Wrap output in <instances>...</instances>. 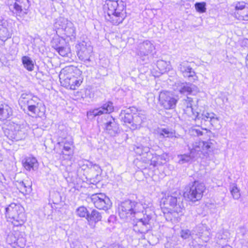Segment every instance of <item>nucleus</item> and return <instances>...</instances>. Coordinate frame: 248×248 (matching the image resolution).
I'll return each mask as SVG.
<instances>
[{
  "label": "nucleus",
  "mask_w": 248,
  "mask_h": 248,
  "mask_svg": "<svg viewBox=\"0 0 248 248\" xmlns=\"http://www.w3.org/2000/svg\"><path fill=\"white\" fill-rule=\"evenodd\" d=\"M172 215V213H168L167 215H166V219L169 220H170V221H172V218L170 217V215Z\"/></svg>",
  "instance_id": "nucleus-49"
},
{
  "label": "nucleus",
  "mask_w": 248,
  "mask_h": 248,
  "mask_svg": "<svg viewBox=\"0 0 248 248\" xmlns=\"http://www.w3.org/2000/svg\"><path fill=\"white\" fill-rule=\"evenodd\" d=\"M76 212L77 215L79 217H86V218H88V216H89V214L87 211V209L83 206H81L78 208Z\"/></svg>",
  "instance_id": "nucleus-40"
},
{
  "label": "nucleus",
  "mask_w": 248,
  "mask_h": 248,
  "mask_svg": "<svg viewBox=\"0 0 248 248\" xmlns=\"http://www.w3.org/2000/svg\"><path fill=\"white\" fill-rule=\"evenodd\" d=\"M4 214L7 221L16 226L22 225L26 220L24 209L19 204L11 203L5 207Z\"/></svg>",
  "instance_id": "nucleus-4"
},
{
  "label": "nucleus",
  "mask_w": 248,
  "mask_h": 248,
  "mask_svg": "<svg viewBox=\"0 0 248 248\" xmlns=\"http://www.w3.org/2000/svg\"><path fill=\"white\" fill-rule=\"evenodd\" d=\"M22 62L24 67L29 71H32L34 68V64L32 60L28 56L22 57Z\"/></svg>",
  "instance_id": "nucleus-29"
},
{
  "label": "nucleus",
  "mask_w": 248,
  "mask_h": 248,
  "mask_svg": "<svg viewBox=\"0 0 248 248\" xmlns=\"http://www.w3.org/2000/svg\"><path fill=\"white\" fill-rule=\"evenodd\" d=\"M231 193L234 199H238L240 197V189L238 187H232Z\"/></svg>",
  "instance_id": "nucleus-42"
},
{
  "label": "nucleus",
  "mask_w": 248,
  "mask_h": 248,
  "mask_svg": "<svg viewBox=\"0 0 248 248\" xmlns=\"http://www.w3.org/2000/svg\"><path fill=\"white\" fill-rule=\"evenodd\" d=\"M204 187H189L184 193V197L192 202L198 201L202 198Z\"/></svg>",
  "instance_id": "nucleus-16"
},
{
  "label": "nucleus",
  "mask_w": 248,
  "mask_h": 248,
  "mask_svg": "<svg viewBox=\"0 0 248 248\" xmlns=\"http://www.w3.org/2000/svg\"><path fill=\"white\" fill-rule=\"evenodd\" d=\"M155 48L153 44L150 41L146 40L137 44L135 51L138 56L142 58L150 54Z\"/></svg>",
  "instance_id": "nucleus-13"
},
{
  "label": "nucleus",
  "mask_w": 248,
  "mask_h": 248,
  "mask_svg": "<svg viewBox=\"0 0 248 248\" xmlns=\"http://www.w3.org/2000/svg\"><path fill=\"white\" fill-rule=\"evenodd\" d=\"M10 34L7 28L0 25V38L2 41H5L10 38Z\"/></svg>",
  "instance_id": "nucleus-35"
},
{
  "label": "nucleus",
  "mask_w": 248,
  "mask_h": 248,
  "mask_svg": "<svg viewBox=\"0 0 248 248\" xmlns=\"http://www.w3.org/2000/svg\"><path fill=\"white\" fill-rule=\"evenodd\" d=\"M162 194L164 196L162 198L161 203L163 204L165 207L171 209L173 213H176L178 216L176 217L174 215V217L178 220L179 217V214H181L180 215H181L183 210L184 208V206L181 200V197H177L176 192L173 193L172 195L166 192L165 193L163 192Z\"/></svg>",
  "instance_id": "nucleus-5"
},
{
  "label": "nucleus",
  "mask_w": 248,
  "mask_h": 248,
  "mask_svg": "<svg viewBox=\"0 0 248 248\" xmlns=\"http://www.w3.org/2000/svg\"><path fill=\"white\" fill-rule=\"evenodd\" d=\"M146 118L145 115L141 113H139L138 114H134L133 115V120L132 124H131L130 129L132 130H135L140 129L142 124L144 122Z\"/></svg>",
  "instance_id": "nucleus-25"
},
{
  "label": "nucleus",
  "mask_w": 248,
  "mask_h": 248,
  "mask_svg": "<svg viewBox=\"0 0 248 248\" xmlns=\"http://www.w3.org/2000/svg\"><path fill=\"white\" fill-rule=\"evenodd\" d=\"M193 132H194L195 134H196L198 136H201V135H202L203 134V132L200 130H198V129H195V130H193Z\"/></svg>",
  "instance_id": "nucleus-47"
},
{
  "label": "nucleus",
  "mask_w": 248,
  "mask_h": 248,
  "mask_svg": "<svg viewBox=\"0 0 248 248\" xmlns=\"http://www.w3.org/2000/svg\"><path fill=\"white\" fill-rule=\"evenodd\" d=\"M159 101L164 108L170 109L175 108L177 100L170 92L163 91L159 93Z\"/></svg>",
  "instance_id": "nucleus-9"
},
{
  "label": "nucleus",
  "mask_w": 248,
  "mask_h": 248,
  "mask_svg": "<svg viewBox=\"0 0 248 248\" xmlns=\"http://www.w3.org/2000/svg\"><path fill=\"white\" fill-rule=\"evenodd\" d=\"M87 167L90 168L92 170L96 171L97 172V175H98L99 173H101L102 172V170L100 168V167L96 164H93L92 162H89L88 164H87Z\"/></svg>",
  "instance_id": "nucleus-41"
},
{
  "label": "nucleus",
  "mask_w": 248,
  "mask_h": 248,
  "mask_svg": "<svg viewBox=\"0 0 248 248\" xmlns=\"http://www.w3.org/2000/svg\"><path fill=\"white\" fill-rule=\"evenodd\" d=\"M6 241L8 244L15 248H23L26 242L25 238L18 232L9 234L7 236Z\"/></svg>",
  "instance_id": "nucleus-20"
},
{
  "label": "nucleus",
  "mask_w": 248,
  "mask_h": 248,
  "mask_svg": "<svg viewBox=\"0 0 248 248\" xmlns=\"http://www.w3.org/2000/svg\"><path fill=\"white\" fill-rule=\"evenodd\" d=\"M32 187H20L19 191L24 195L29 194L32 190Z\"/></svg>",
  "instance_id": "nucleus-45"
},
{
  "label": "nucleus",
  "mask_w": 248,
  "mask_h": 248,
  "mask_svg": "<svg viewBox=\"0 0 248 248\" xmlns=\"http://www.w3.org/2000/svg\"><path fill=\"white\" fill-rule=\"evenodd\" d=\"M22 163L23 167L28 171H35L38 168L39 163L37 160L32 156L25 157Z\"/></svg>",
  "instance_id": "nucleus-21"
},
{
  "label": "nucleus",
  "mask_w": 248,
  "mask_h": 248,
  "mask_svg": "<svg viewBox=\"0 0 248 248\" xmlns=\"http://www.w3.org/2000/svg\"><path fill=\"white\" fill-rule=\"evenodd\" d=\"M12 114L11 108L6 104L0 105V119L4 120L8 118Z\"/></svg>",
  "instance_id": "nucleus-27"
},
{
  "label": "nucleus",
  "mask_w": 248,
  "mask_h": 248,
  "mask_svg": "<svg viewBox=\"0 0 248 248\" xmlns=\"http://www.w3.org/2000/svg\"><path fill=\"white\" fill-rule=\"evenodd\" d=\"M57 30H62L64 32L65 35L71 40H74L76 36V28L73 23L67 19L60 17L57 19L54 25Z\"/></svg>",
  "instance_id": "nucleus-6"
},
{
  "label": "nucleus",
  "mask_w": 248,
  "mask_h": 248,
  "mask_svg": "<svg viewBox=\"0 0 248 248\" xmlns=\"http://www.w3.org/2000/svg\"><path fill=\"white\" fill-rule=\"evenodd\" d=\"M174 90L184 94H195L198 92V88L195 85L189 83L178 82L174 85Z\"/></svg>",
  "instance_id": "nucleus-17"
},
{
  "label": "nucleus",
  "mask_w": 248,
  "mask_h": 248,
  "mask_svg": "<svg viewBox=\"0 0 248 248\" xmlns=\"http://www.w3.org/2000/svg\"><path fill=\"white\" fill-rule=\"evenodd\" d=\"M58 143L63 146V154L68 155L72 154L71 146L73 145V141L70 137L64 139L60 138L58 140Z\"/></svg>",
  "instance_id": "nucleus-23"
},
{
  "label": "nucleus",
  "mask_w": 248,
  "mask_h": 248,
  "mask_svg": "<svg viewBox=\"0 0 248 248\" xmlns=\"http://www.w3.org/2000/svg\"><path fill=\"white\" fill-rule=\"evenodd\" d=\"M178 69L185 78H187L189 81H195L198 79V77L195 71L187 61H183L179 63Z\"/></svg>",
  "instance_id": "nucleus-14"
},
{
  "label": "nucleus",
  "mask_w": 248,
  "mask_h": 248,
  "mask_svg": "<svg viewBox=\"0 0 248 248\" xmlns=\"http://www.w3.org/2000/svg\"><path fill=\"white\" fill-rule=\"evenodd\" d=\"M90 199L94 206L99 210L106 211L111 207V202L110 199L103 193L93 194Z\"/></svg>",
  "instance_id": "nucleus-8"
},
{
  "label": "nucleus",
  "mask_w": 248,
  "mask_h": 248,
  "mask_svg": "<svg viewBox=\"0 0 248 248\" xmlns=\"http://www.w3.org/2000/svg\"><path fill=\"white\" fill-rule=\"evenodd\" d=\"M105 131L111 136H115L119 132V124L114 118L109 117V119L105 124Z\"/></svg>",
  "instance_id": "nucleus-22"
},
{
  "label": "nucleus",
  "mask_w": 248,
  "mask_h": 248,
  "mask_svg": "<svg viewBox=\"0 0 248 248\" xmlns=\"http://www.w3.org/2000/svg\"><path fill=\"white\" fill-rule=\"evenodd\" d=\"M82 71L77 67L69 65L62 69L59 74L61 85L66 89L76 90L83 81Z\"/></svg>",
  "instance_id": "nucleus-3"
},
{
  "label": "nucleus",
  "mask_w": 248,
  "mask_h": 248,
  "mask_svg": "<svg viewBox=\"0 0 248 248\" xmlns=\"http://www.w3.org/2000/svg\"><path fill=\"white\" fill-rule=\"evenodd\" d=\"M28 109L33 114L41 116L45 113V106L37 97L34 96L27 101Z\"/></svg>",
  "instance_id": "nucleus-10"
},
{
  "label": "nucleus",
  "mask_w": 248,
  "mask_h": 248,
  "mask_svg": "<svg viewBox=\"0 0 248 248\" xmlns=\"http://www.w3.org/2000/svg\"><path fill=\"white\" fill-rule=\"evenodd\" d=\"M201 184H202V183L201 182H200L199 181L195 180L194 181V183L192 186H199V185H200Z\"/></svg>",
  "instance_id": "nucleus-48"
},
{
  "label": "nucleus",
  "mask_w": 248,
  "mask_h": 248,
  "mask_svg": "<svg viewBox=\"0 0 248 248\" xmlns=\"http://www.w3.org/2000/svg\"><path fill=\"white\" fill-rule=\"evenodd\" d=\"M158 134L160 138H172L173 137L178 138L180 136L179 135H176L174 132L166 128L161 129L158 132Z\"/></svg>",
  "instance_id": "nucleus-28"
},
{
  "label": "nucleus",
  "mask_w": 248,
  "mask_h": 248,
  "mask_svg": "<svg viewBox=\"0 0 248 248\" xmlns=\"http://www.w3.org/2000/svg\"><path fill=\"white\" fill-rule=\"evenodd\" d=\"M148 206L145 203L143 204L142 202L126 200L122 202L118 208L119 214L121 218H132L135 217L137 221L133 226V230L137 233L141 234L142 236H144L151 228V216L143 213V209Z\"/></svg>",
  "instance_id": "nucleus-1"
},
{
  "label": "nucleus",
  "mask_w": 248,
  "mask_h": 248,
  "mask_svg": "<svg viewBox=\"0 0 248 248\" xmlns=\"http://www.w3.org/2000/svg\"><path fill=\"white\" fill-rule=\"evenodd\" d=\"M54 47L59 54L62 57L68 56V54L70 53V48L68 47L55 46Z\"/></svg>",
  "instance_id": "nucleus-36"
},
{
  "label": "nucleus",
  "mask_w": 248,
  "mask_h": 248,
  "mask_svg": "<svg viewBox=\"0 0 248 248\" xmlns=\"http://www.w3.org/2000/svg\"><path fill=\"white\" fill-rule=\"evenodd\" d=\"M121 120L124 123H128L129 124H132L133 120V115L132 114L125 112V111L122 112L121 114Z\"/></svg>",
  "instance_id": "nucleus-33"
},
{
  "label": "nucleus",
  "mask_w": 248,
  "mask_h": 248,
  "mask_svg": "<svg viewBox=\"0 0 248 248\" xmlns=\"http://www.w3.org/2000/svg\"><path fill=\"white\" fill-rule=\"evenodd\" d=\"M193 157L191 156V154L190 153L189 155H181V158L180 161H181L182 163L185 162H188L190 161V160Z\"/></svg>",
  "instance_id": "nucleus-44"
},
{
  "label": "nucleus",
  "mask_w": 248,
  "mask_h": 248,
  "mask_svg": "<svg viewBox=\"0 0 248 248\" xmlns=\"http://www.w3.org/2000/svg\"><path fill=\"white\" fill-rule=\"evenodd\" d=\"M206 4L205 2H196L195 8L196 11L199 13H205L206 11Z\"/></svg>",
  "instance_id": "nucleus-38"
},
{
  "label": "nucleus",
  "mask_w": 248,
  "mask_h": 248,
  "mask_svg": "<svg viewBox=\"0 0 248 248\" xmlns=\"http://www.w3.org/2000/svg\"><path fill=\"white\" fill-rule=\"evenodd\" d=\"M193 120H199L202 124L210 125L216 128L219 126V118L215 113L207 110L196 112Z\"/></svg>",
  "instance_id": "nucleus-7"
},
{
  "label": "nucleus",
  "mask_w": 248,
  "mask_h": 248,
  "mask_svg": "<svg viewBox=\"0 0 248 248\" xmlns=\"http://www.w3.org/2000/svg\"><path fill=\"white\" fill-rule=\"evenodd\" d=\"M211 145L209 142L203 141H197L194 142L192 147H189L190 154L193 157H197L200 152L207 153V151L210 148Z\"/></svg>",
  "instance_id": "nucleus-18"
},
{
  "label": "nucleus",
  "mask_w": 248,
  "mask_h": 248,
  "mask_svg": "<svg viewBox=\"0 0 248 248\" xmlns=\"http://www.w3.org/2000/svg\"><path fill=\"white\" fill-rule=\"evenodd\" d=\"M105 19L113 25H118L123 21L126 17L125 6L122 1L106 0L103 5Z\"/></svg>",
  "instance_id": "nucleus-2"
},
{
  "label": "nucleus",
  "mask_w": 248,
  "mask_h": 248,
  "mask_svg": "<svg viewBox=\"0 0 248 248\" xmlns=\"http://www.w3.org/2000/svg\"><path fill=\"white\" fill-rule=\"evenodd\" d=\"M101 218L102 216L101 214L97 210L93 209L90 214H89V216H88L87 219L89 221H93L94 223H96L99 221H100Z\"/></svg>",
  "instance_id": "nucleus-30"
},
{
  "label": "nucleus",
  "mask_w": 248,
  "mask_h": 248,
  "mask_svg": "<svg viewBox=\"0 0 248 248\" xmlns=\"http://www.w3.org/2000/svg\"><path fill=\"white\" fill-rule=\"evenodd\" d=\"M245 63H246V66H248V53L246 57Z\"/></svg>",
  "instance_id": "nucleus-50"
},
{
  "label": "nucleus",
  "mask_w": 248,
  "mask_h": 248,
  "mask_svg": "<svg viewBox=\"0 0 248 248\" xmlns=\"http://www.w3.org/2000/svg\"><path fill=\"white\" fill-rule=\"evenodd\" d=\"M115 220H116V217L114 216H110L108 219V223H111V222L113 223Z\"/></svg>",
  "instance_id": "nucleus-46"
},
{
  "label": "nucleus",
  "mask_w": 248,
  "mask_h": 248,
  "mask_svg": "<svg viewBox=\"0 0 248 248\" xmlns=\"http://www.w3.org/2000/svg\"><path fill=\"white\" fill-rule=\"evenodd\" d=\"M181 236L184 239H187L190 236L193 235L188 229L182 230L180 232Z\"/></svg>",
  "instance_id": "nucleus-43"
},
{
  "label": "nucleus",
  "mask_w": 248,
  "mask_h": 248,
  "mask_svg": "<svg viewBox=\"0 0 248 248\" xmlns=\"http://www.w3.org/2000/svg\"><path fill=\"white\" fill-rule=\"evenodd\" d=\"M221 248H232V247L229 245H225L222 247Z\"/></svg>",
  "instance_id": "nucleus-51"
},
{
  "label": "nucleus",
  "mask_w": 248,
  "mask_h": 248,
  "mask_svg": "<svg viewBox=\"0 0 248 248\" xmlns=\"http://www.w3.org/2000/svg\"><path fill=\"white\" fill-rule=\"evenodd\" d=\"M192 99L191 98L187 97L186 99L183 100V110L186 114L191 117L192 119L196 114L197 112H194L192 108Z\"/></svg>",
  "instance_id": "nucleus-24"
},
{
  "label": "nucleus",
  "mask_w": 248,
  "mask_h": 248,
  "mask_svg": "<svg viewBox=\"0 0 248 248\" xmlns=\"http://www.w3.org/2000/svg\"><path fill=\"white\" fill-rule=\"evenodd\" d=\"M237 233L238 237H241L240 243L242 248H248V230L245 227H240Z\"/></svg>",
  "instance_id": "nucleus-26"
},
{
  "label": "nucleus",
  "mask_w": 248,
  "mask_h": 248,
  "mask_svg": "<svg viewBox=\"0 0 248 248\" xmlns=\"http://www.w3.org/2000/svg\"><path fill=\"white\" fill-rule=\"evenodd\" d=\"M233 16L240 21H248V3L244 1L236 2L234 3Z\"/></svg>",
  "instance_id": "nucleus-11"
},
{
  "label": "nucleus",
  "mask_w": 248,
  "mask_h": 248,
  "mask_svg": "<svg viewBox=\"0 0 248 248\" xmlns=\"http://www.w3.org/2000/svg\"><path fill=\"white\" fill-rule=\"evenodd\" d=\"M27 2L28 0H9L8 5L10 10L14 14L17 16L21 17L24 14H26L23 10H26L24 5Z\"/></svg>",
  "instance_id": "nucleus-15"
},
{
  "label": "nucleus",
  "mask_w": 248,
  "mask_h": 248,
  "mask_svg": "<svg viewBox=\"0 0 248 248\" xmlns=\"http://www.w3.org/2000/svg\"><path fill=\"white\" fill-rule=\"evenodd\" d=\"M24 95V94H22V95H21V96H22L23 98H24V97H23Z\"/></svg>",
  "instance_id": "nucleus-52"
},
{
  "label": "nucleus",
  "mask_w": 248,
  "mask_h": 248,
  "mask_svg": "<svg viewBox=\"0 0 248 248\" xmlns=\"http://www.w3.org/2000/svg\"><path fill=\"white\" fill-rule=\"evenodd\" d=\"M156 65L161 73H164L170 69L169 62L163 60H159L157 62Z\"/></svg>",
  "instance_id": "nucleus-32"
},
{
  "label": "nucleus",
  "mask_w": 248,
  "mask_h": 248,
  "mask_svg": "<svg viewBox=\"0 0 248 248\" xmlns=\"http://www.w3.org/2000/svg\"><path fill=\"white\" fill-rule=\"evenodd\" d=\"M208 229V228L207 227L206 225H204L203 224H199L193 229L192 234H195L196 235V233L200 234L201 232H204L205 230H207Z\"/></svg>",
  "instance_id": "nucleus-39"
},
{
  "label": "nucleus",
  "mask_w": 248,
  "mask_h": 248,
  "mask_svg": "<svg viewBox=\"0 0 248 248\" xmlns=\"http://www.w3.org/2000/svg\"><path fill=\"white\" fill-rule=\"evenodd\" d=\"M78 56L80 60L84 62L89 61L93 52V47L87 43L82 42L78 44Z\"/></svg>",
  "instance_id": "nucleus-19"
},
{
  "label": "nucleus",
  "mask_w": 248,
  "mask_h": 248,
  "mask_svg": "<svg viewBox=\"0 0 248 248\" xmlns=\"http://www.w3.org/2000/svg\"><path fill=\"white\" fill-rule=\"evenodd\" d=\"M114 110V107L111 102H108L100 107L93 109H91L87 113L89 119L92 120L96 116H100L104 114L110 113Z\"/></svg>",
  "instance_id": "nucleus-12"
},
{
  "label": "nucleus",
  "mask_w": 248,
  "mask_h": 248,
  "mask_svg": "<svg viewBox=\"0 0 248 248\" xmlns=\"http://www.w3.org/2000/svg\"><path fill=\"white\" fill-rule=\"evenodd\" d=\"M196 235L201 239L203 242H208L210 238V229L208 228L207 230H205L204 232H201L200 234L196 233Z\"/></svg>",
  "instance_id": "nucleus-37"
},
{
  "label": "nucleus",
  "mask_w": 248,
  "mask_h": 248,
  "mask_svg": "<svg viewBox=\"0 0 248 248\" xmlns=\"http://www.w3.org/2000/svg\"><path fill=\"white\" fill-rule=\"evenodd\" d=\"M135 152L139 155H144L146 154L148 155L150 149L148 147H144L142 145L136 146L134 148Z\"/></svg>",
  "instance_id": "nucleus-34"
},
{
  "label": "nucleus",
  "mask_w": 248,
  "mask_h": 248,
  "mask_svg": "<svg viewBox=\"0 0 248 248\" xmlns=\"http://www.w3.org/2000/svg\"><path fill=\"white\" fill-rule=\"evenodd\" d=\"M25 137L26 133L24 130L22 128L19 129V127L17 126L15 129V133L14 134V137H12V138L14 140L17 141L22 140L25 138Z\"/></svg>",
  "instance_id": "nucleus-31"
}]
</instances>
